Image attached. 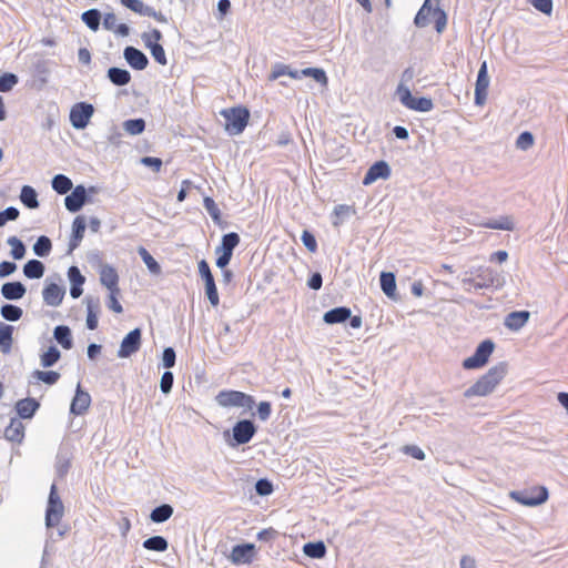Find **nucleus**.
Listing matches in <instances>:
<instances>
[{
  "mask_svg": "<svg viewBox=\"0 0 568 568\" xmlns=\"http://www.w3.org/2000/svg\"><path fill=\"white\" fill-rule=\"evenodd\" d=\"M34 376L47 385H54L60 378V374L54 371H36Z\"/></svg>",
  "mask_w": 568,
  "mask_h": 568,
  "instance_id": "6e6d98bb",
  "label": "nucleus"
},
{
  "mask_svg": "<svg viewBox=\"0 0 568 568\" xmlns=\"http://www.w3.org/2000/svg\"><path fill=\"white\" fill-rule=\"evenodd\" d=\"M100 282L109 291L120 290L119 288V275L116 273V270L109 264H104L101 266Z\"/></svg>",
  "mask_w": 568,
  "mask_h": 568,
  "instance_id": "b1692460",
  "label": "nucleus"
},
{
  "mask_svg": "<svg viewBox=\"0 0 568 568\" xmlns=\"http://www.w3.org/2000/svg\"><path fill=\"white\" fill-rule=\"evenodd\" d=\"M142 546L146 550L164 552L169 548V542H168L166 538H164L163 536L156 535V536L146 538L143 541Z\"/></svg>",
  "mask_w": 568,
  "mask_h": 568,
  "instance_id": "e433bc0d",
  "label": "nucleus"
},
{
  "mask_svg": "<svg viewBox=\"0 0 568 568\" xmlns=\"http://www.w3.org/2000/svg\"><path fill=\"white\" fill-rule=\"evenodd\" d=\"M20 215V212L14 206H8L3 211H0V227L4 226L9 221H16Z\"/></svg>",
  "mask_w": 568,
  "mask_h": 568,
  "instance_id": "13d9d810",
  "label": "nucleus"
},
{
  "mask_svg": "<svg viewBox=\"0 0 568 568\" xmlns=\"http://www.w3.org/2000/svg\"><path fill=\"white\" fill-rule=\"evenodd\" d=\"M204 284H205V294L207 296V300L210 301L212 306H217L220 298H219V293H217V288L215 285V281L214 280L207 281Z\"/></svg>",
  "mask_w": 568,
  "mask_h": 568,
  "instance_id": "680f3d73",
  "label": "nucleus"
},
{
  "mask_svg": "<svg viewBox=\"0 0 568 568\" xmlns=\"http://www.w3.org/2000/svg\"><path fill=\"white\" fill-rule=\"evenodd\" d=\"M396 94L398 95L400 103L409 110L429 112L434 109V102L430 98L414 97L410 89L406 85L398 84Z\"/></svg>",
  "mask_w": 568,
  "mask_h": 568,
  "instance_id": "423d86ee",
  "label": "nucleus"
},
{
  "mask_svg": "<svg viewBox=\"0 0 568 568\" xmlns=\"http://www.w3.org/2000/svg\"><path fill=\"white\" fill-rule=\"evenodd\" d=\"M123 129L131 135H139L145 130V121L142 118L125 120Z\"/></svg>",
  "mask_w": 568,
  "mask_h": 568,
  "instance_id": "a18cd8bd",
  "label": "nucleus"
},
{
  "mask_svg": "<svg viewBox=\"0 0 568 568\" xmlns=\"http://www.w3.org/2000/svg\"><path fill=\"white\" fill-rule=\"evenodd\" d=\"M51 185H52V189L58 194H61V195L67 194L69 191H71L73 189L72 181L70 180V178H68L64 174L54 175L51 181Z\"/></svg>",
  "mask_w": 568,
  "mask_h": 568,
  "instance_id": "ea45409f",
  "label": "nucleus"
},
{
  "mask_svg": "<svg viewBox=\"0 0 568 568\" xmlns=\"http://www.w3.org/2000/svg\"><path fill=\"white\" fill-rule=\"evenodd\" d=\"M64 516V505L61 500L58 488L55 484H52L50 487V493L48 497L47 508H45V527L53 528L57 527Z\"/></svg>",
  "mask_w": 568,
  "mask_h": 568,
  "instance_id": "20e7f679",
  "label": "nucleus"
},
{
  "mask_svg": "<svg viewBox=\"0 0 568 568\" xmlns=\"http://www.w3.org/2000/svg\"><path fill=\"white\" fill-rule=\"evenodd\" d=\"M7 243L11 246V256L13 260H22L26 255V245L24 243L18 239L17 236H10L7 240Z\"/></svg>",
  "mask_w": 568,
  "mask_h": 568,
  "instance_id": "49530a36",
  "label": "nucleus"
},
{
  "mask_svg": "<svg viewBox=\"0 0 568 568\" xmlns=\"http://www.w3.org/2000/svg\"><path fill=\"white\" fill-rule=\"evenodd\" d=\"M221 115L225 119V130L232 134H241L250 120V111L245 106L223 109Z\"/></svg>",
  "mask_w": 568,
  "mask_h": 568,
  "instance_id": "7ed1b4c3",
  "label": "nucleus"
},
{
  "mask_svg": "<svg viewBox=\"0 0 568 568\" xmlns=\"http://www.w3.org/2000/svg\"><path fill=\"white\" fill-rule=\"evenodd\" d=\"M257 432V426L252 419H240L230 430L224 432V437L229 446L237 447L251 442Z\"/></svg>",
  "mask_w": 568,
  "mask_h": 568,
  "instance_id": "f03ea898",
  "label": "nucleus"
},
{
  "mask_svg": "<svg viewBox=\"0 0 568 568\" xmlns=\"http://www.w3.org/2000/svg\"><path fill=\"white\" fill-rule=\"evenodd\" d=\"M85 305H87V327L90 331H93L98 327V315L100 313L101 306H100V300L98 297L93 296H85L84 298Z\"/></svg>",
  "mask_w": 568,
  "mask_h": 568,
  "instance_id": "6ab92c4d",
  "label": "nucleus"
},
{
  "mask_svg": "<svg viewBox=\"0 0 568 568\" xmlns=\"http://www.w3.org/2000/svg\"><path fill=\"white\" fill-rule=\"evenodd\" d=\"M91 396L88 392L83 390L79 383L75 389V395L70 405V413L80 416L83 415L90 407Z\"/></svg>",
  "mask_w": 568,
  "mask_h": 568,
  "instance_id": "dca6fc26",
  "label": "nucleus"
},
{
  "mask_svg": "<svg viewBox=\"0 0 568 568\" xmlns=\"http://www.w3.org/2000/svg\"><path fill=\"white\" fill-rule=\"evenodd\" d=\"M301 241L311 253H315L317 251V241L311 231L304 230L301 235Z\"/></svg>",
  "mask_w": 568,
  "mask_h": 568,
  "instance_id": "052dcab7",
  "label": "nucleus"
},
{
  "mask_svg": "<svg viewBox=\"0 0 568 568\" xmlns=\"http://www.w3.org/2000/svg\"><path fill=\"white\" fill-rule=\"evenodd\" d=\"M52 250V242L51 240L45 236L41 235L38 237L36 243L33 244V252L39 257H45L50 254Z\"/></svg>",
  "mask_w": 568,
  "mask_h": 568,
  "instance_id": "c03bdc74",
  "label": "nucleus"
},
{
  "mask_svg": "<svg viewBox=\"0 0 568 568\" xmlns=\"http://www.w3.org/2000/svg\"><path fill=\"white\" fill-rule=\"evenodd\" d=\"M138 253L140 255V257L142 258V261L144 262V264L146 265L148 270L150 271V273L154 274V275H159L161 274L162 272V268H161V265L158 263V261L149 253V251L143 247V246H140L138 248Z\"/></svg>",
  "mask_w": 568,
  "mask_h": 568,
  "instance_id": "79ce46f5",
  "label": "nucleus"
},
{
  "mask_svg": "<svg viewBox=\"0 0 568 568\" xmlns=\"http://www.w3.org/2000/svg\"><path fill=\"white\" fill-rule=\"evenodd\" d=\"M484 227L491 230L513 231L515 229L514 221L510 216L504 215L495 220H489L483 224Z\"/></svg>",
  "mask_w": 568,
  "mask_h": 568,
  "instance_id": "58836bf2",
  "label": "nucleus"
},
{
  "mask_svg": "<svg viewBox=\"0 0 568 568\" xmlns=\"http://www.w3.org/2000/svg\"><path fill=\"white\" fill-rule=\"evenodd\" d=\"M45 266L44 264L39 260H29L23 265V274L26 277L30 280H38L41 278L44 274Z\"/></svg>",
  "mask_w": 568,
  "mask_h": 568,
  "instance_id": "2f4dec72",
  "label": "nucleus"
},
{
  "mask_svg": "<svg viewBox=\"0 0 568 568\" xmlns=\"http://www.w3.org/2000/svg\"><path fill=\"white\" fill-rule=\"evenodd\" d=\"M510 497L524 506L535 507L546 503L549 493L545 486H535L530 489L511 491Z\"/></svg>",
  "mask_w": 568,
  "mask_h": 568,
  "instance_id": "0eeeda50",
  "label": "nucleus"
},
{
  "mask_svg": "<svg viewBox=\"0 0 568 568\" xmlns=\"http://www.w3.org/2000/svg\"><path fill=\"white\" fill-rule=\"evenodd\" d=\"M87 227V221L83 215H78L72 222V232L69 241L68 253H72L81 243Z\"/></svg>",
  "mask_w": 568,
  "mask_h": 568,
  "instance_id": "f3484780",
  "label": "nucleus"
},
{
  "mask_svg": "<svg viewBox=\"0 0 568 568\" xmlns=\"http://www.w3.org/2000/svg\"><path fill=\"white\" fill-rule=\"evenodd\" d=\"M400 450L405 455H408L417 460H424L426 458L425 453L417 445H404Z\"/></svg>",
  "mask_w": 568,
  "mask_h": 568,
  "instance_id": "338daca9",
  "label": "nucleus"
},
{
  "mask_svg": "<svg viewBox=\"0 0 568 568\" xmlns=\"http://www.w3.org/2000/svg\"><path fill=\"white\" fill-rule=\"evenodd\" d=\"M495 349V343L491 339H484L478 344L474 354L463 361L465 369H477L484 367Z\"/></svg>",
  "mask_w": 568,
  "mask_h": 568,
  "instance_id": "1a4fd4ad",
  "label": "nucleus"
},
{
  "mask_svg": "<svg viewBox=\"0 0 568 568\" xmlns=\"http://www.w3.org/2000/svg\"><path fill=\"white\" fill-rule=\"evenodd\" d=\"M215 400L222 407H244L248 410L255 405V399L252 395L232 389L219 392Z\"/></svg>",
  "mask_w": 568,
  "mask_h": 568,
  "instance_id": "39448f33",
  "label": "nucleus"
},
{
  "mask_svg": "<svg viewBox=\"0 0 568 568\" xmlns=\"http://www.w3.org/2000/svg\"><path fill=\"white\" fill-rule=\"evenodd\" d=\"M489 87V75H488V68L487 62H481L478 73H477V80L475 84V104L476 105H483L486 102L487 99V90Z\"/></svg>",
  "mask_w": 568,
  "mask_h": 568,
  "instance_id": "ddd939ff",
  "label": "nucleus"
},
{
  "mask_svg": "<svg viewBox=\"0 0 568 568\" xmlns=\"http://www.w3.org/2000/svg\"><path fill=\"white\" fill-rule=\"evenodd\" d=\"M64 294V287L55 283L48 284L42 291L43 301L49 306H59L63 301Z\"/></svg>",
  "mask_w": 568,
  "mask_h": 568,
  "instance_id": "aec40b11",
  "label": "nucleus"
},
{
  "mask_svg": "<svg viewBox=\"0 0 568 568\" xmlns=\"http://www.w3.org/2000/svg\"><path fill=\"white\" fill-rule=\"evenodd\" d=\"M174 513V508L170 504H161L152 509L150 520L155 524H162L169 520Z\"/></svg>",
  "mask_w": 568,
  "mask_h": 568,
  "instance_id": "7c9ffc66",
  "label": "nucleus"
},
{
  "mask_svg": "<svg viewBox=\"0 0 568 568\" xmlns=\"http://www.w3.org/2000/svg\"><path fill=\"white\" fill-rule=\"evenodd\" d=\"M145 48H148L150 50V53H151L152 58L155 60V62H158L161 65L168 64L166 54H165L164 48L161 43L148 42Z\"/></svg>",
  "mask_w": 568,
  "mask_h": 568,
  "instance_id": "09e8293b",
  "label": "nucleus"
},
{
  "mask_svg": "<svg viewBox=\"0 0 568 568\" xmlns=\"http://www.w3.org/2000/svg\"><path fill=\"white\" fill-rule=\"evenodd\" d=\"M535 139L531 132L524 131L521 132L517 140H516V146L519 150L526 151L530 149L534 145Z\"/></svg>",
  "mask_w": 568,
  "mask_h": 568,
  "instance_id": "4d7b16f0",
  "label": "nucleus"
},
{
  "mask_svg": "<svg viewBox=\"0 0 568 568\" xmlns=\"http://www.w3.org/2000/svg\"><path fill=\"white\" fill-rule=\"evenodd\" d=\"M466 274H476L475 290L491 287L496 282V272L489 267H479L476 272L470 270Z\"/></svg>",
  "mask_w": 568,
  "mask_h": 568,
  "instance_id": "a211bd4d",
  "label": "nucleus"
},
{
  "mask_svg": "<svg viewBox=\"0 0 568 568\" xmlns=\"http://www.w3.org/2000/svg\"><path fill=\"white\" fill-rule=\"evenodd\" d=\"M22 204L31 210L38 209L40 203L37 191L30 185H23L20 193Z\"/></svg>",
  "mask_w": 568,
  "mask_h": 568,
  "instance_id": "72a5a7b5",
  "label": "nucleus"
},
{
  "mask_svg": "<svg viewBox=\"0 0 568 568\" xmlns=\"http://www.w3.org/2000/svg\"><path fill=\"white\" fill-rule=\"evenodd\" d=\"M291 67L284 63H275L268 74V81H275L283 75H288Z\"/></svg>",
  "mask_w": 568,
  "mask_h": 568,
  "instance_id": "e2e57ef3",
  "label": "nucleus"
},
{
  "mask_svg": "<svg viewBox=\"0 0 568 568\" xmlns=\"http://www.w3.org/2000/svg\"><path fill=\"white\" fill-rule=\"evenodd\" d=\"M240 235L236 232H230L222 236L221 244L216 246L215 253L225 252L233 255V251L240 244Z\"/></svg>",
  "mask_w": 568,
  "mask_h": 568,
  "instance_id": "c756f323",
  "label": "nucleus"
},
{
  "mask_svg": "<svg viewBox=\"0 0 568 568\" xmlns=\"http://www.w3.org/2000/svg\"><path fill=\"white\" fill-rule=\"evenodd\" d=\"M273 484L267 478H260L255 483V491L258 496H268L273 493Z\"/></svg>",
  "mask_w": 568,
  "mask_h": 568,
  "instance_id": "bf43d9fd",
  "label": "nucleus"
},
{
  "mask_svg": "<svg viewBox=\"0 0 568 568\" xmlns=\"http://www.w3.org/2000/svg\"><path fill=\"white\" fill-rule=\"evenodd\" d=\"M121 4L129 10L145 16L150 6L145 4L142 0H120Z\"/></svg>",
  "mask_w": 568,
  "mask_h": 568,
  "instance_id": "5fc2aeb1",
  "label": "nucleus"
},
{
  "mask_svg": "<svg viewBox=\"0 0 568 568\" xmlns=\"http://www.w3.org/2000/svg\"><path fill=\"white\" fill-rule=\"evenodd\" d=\"M176 362V354L173 347H165L162 353V364L165 368H172Z\"/></svg>",
  "mask_w": 568,
  "mask_h": 568,
  "instance_id": "774afa93",
  "label": "nucleus"
},
{
  "mask_svg": "<svg viewBox=\"0 0 568 568\" xmlns=\"http://www.w3.org/2000/svg\"><path fill=\"white\" fill-rule=\"evenodd\" d=\"M530 313L528 311H514L506 315L504 325L510 331H519L528 322Z\"/></svg>",
  "mask_w": 568,
  "mask_h": 568,
  "instance_id": "5701e85b",
  "label": "nucleus"
},
{
  "mask_svg": "<svg viewBox=\"0 0 568 568\" xmlns=\"http://www.w3.org/2000/svg\"><path fill=\"white\" fill-rule=\"evenodd\" d=\"M356 214V209L354 205H346V204H338L334 207L333 215L334 219L332 220V224L334 227H338L343 224L344 220L346 217H349L351 215Z\"/></svg>",
  "mask_w": 568,
  "mask_h": 568,
  "instance_id": "473e14b6",
  "label": "nucleus"
},
{
  "mask_svg": "<svg viewBox=\"0 0 568 568\" xmlns=\"http://www.w3.org/2000/svg\"><path fill=\"white\" fill-rule=\"evenodd\" d=\"M174 382L173 373L170 371H165L160 381V389L163 394H169L172 390Z\"/></svg>",
  "mask_w": 568,
  "mask_h": 568,
  "instance_id": "69168bd1",
  "label": "nucleus"
},
{
  "mask_svg": "<svg viewBox=\"0 0 568 568\" xmlns=\"http://www.w3.org/2000/svg\"><path fill=\"white\" fill-rule=\"evenodd\" d=\"M203 205L206 212L210 214L214 223L220 224L221 222V211L215 203V201L211 196H205L203 199Z\"/></svg>",
  "mask_w": 568,
  "mask_h": 568,
  "instance_id": "603ef678",
  "label": "nucleus"
},
{
  "mask_svg": "<svg viewBox=\"0 0 568 568\" xmlns=\"http://www.w3.org/2000/svg\"><path fill=\"white\" fill-rule=\"evenodd\" d=\"M433 17L435 18V30L443 33L447 27V13L437 4L433 10Z\"/></svg>",
  "mask_w": 568,
  "mask_h": 568,
  "instance_id": "864d4df0",
  "label": "nucleus"
},
{
  "mask_svg": "<svg viewBox=\"0 0 568 568\" xmlns=\"http://www.w3.org/2000/svg\"><path fill=\"white\" fill-rule=\"evenodd\" d=\"M326 551H327L326 546L322 540L310 541L303 546V552L305 554V556L313 558V559H321V558L325 557Z\"/></svg>",
  "mask_w": 568,
  "mask_h": 568,
  "instance_id": "f704fd0d",
  "label": "nucleus"
},
{
  "mask_svg": "<svg viewBox=\"0 0 568 568\" xmlns=\"http://www.w3.org/2000/svg\"><path fill=\"white\" fill-rule=\"evenodd\" d=\"M303 77H308L314 79L317 83L326 87L328 83V79L326 72L321 68H305L302 70Z\"/></svg>",
  "mask_w": 568,
  "mask_h": 568,
  "instance_id": "8fccbe9b",
  "label": "nucleus"
},
{
  "mask_svg": "<svg viewBox=\"0 0 568 568\" xmlns=\"http://www.w3.org/2000/svg\"><path fill=\"white\" fill-rule=\"evenodd\" d=\"M0 314L6 321L17 322L22 317L23 310L20 306L7 303L1 306Z\"/></svg>",
  "mask_w": 568,
  "mask_h": 568,
  "instance_id": "37998d69",
  "label": "nucleus"
},
{
  "mask_svg": "<svg viewBox=\"0 0 568 568\" xmlns=\"http://www.w3.org/2000/svg\"><path fill=\"white\" fill-rule=\"evenodd\" d=\"M123 57L128 64L138 71L144 70L149 64V59L140 49L128 45L123 51Z\"/></svg>",
  "mask_w": 568,
  "mask_h": 568,
  "instance_id": "2eb2a0df",
  "label": "nucleus"
},
{
  "mask_svg": "<svg viewBox=\"0 0 568 568\" xmlns=\"http://www.w3.org/2000/svg\"><path fill=\"white\" fill-rule=\"evenodd\" d=\"M61 357L60 351L57 346L51 345L42 355H41V365L43 367L53 366Z\"/></svg>",
  "mask_w": 568,
  "mask_h": 568,
  "instance_id": "de8ad7c7",
  "label": "nucleus"
},
{
  "mask_svg": "<svg viewBox=\"0 0 568 568\" xmlns=\"http://www.w3.org/2000/svg\"><path fill=\"white\" fill-rule=\"evenodd\" d=\"M71 467V459L67 452L59 450L55 457V474L59 478H63Z\"/></svg>",
  "mask_w": 568,
  "mask_h": 568,
  "instance_id": "4c0bfd02",
  "label": "nucleus"
},
{
  "mask_svg": "<svg viewBox=\"0 0 568 568\" xmlns=\"http://www.w3.org/2000/svg\"><path fill=\"white\" fill-rule=\"evenodd\" d=\"M13 326L0 322V348L3 353H8L11 349L13 343Z\"/></svg>",
  "mask_w": 568,
  "mask_h": 568,
  "instance_id": "c9c22d12",
  "label": "nucleus"
},
{
  "mask_svg": "<svg viewBox=\"0 0 568 568\" xmlns=\"http://www.w3.org/2000/svg\"><path fill=\"white\" fill-rule=\"evenodd\" d=\"M508 365L500 362L490 367L474 385L464 392V397L471 398L475 396H487L491 394L496 386L504 379L507 374Z\"/></svg>",
  "mask_w": 568,
  "mask_h": 568,
  "instance_id": "f257e3e1",
  "label": "nucleus"
},
{
  "mask_svg": "<svg viewBox=\"0 0 568 568\" xmlns=\"http://www.w3.org/2000/svg\"><path fill=\"white\" fill-rule=\"evenodd\" d=\"M390 173H392L390 166L386 161H384V160L376 161L367 170V172L363 179V184L371 185L374 182H376L378 179L386 180L390 176Z\"/></svg>",
  "mask_w": 568,
  "mask_h": 568,
  "instance_id": "4468645a",
  "label": "nucleus"
},
{
  "mask_svg": "<svg viewBox=\"0 0 568 568\" xmlns=\"http://www.w3.org/2000/svg\"><path fill=\"white\" fill-rule=\"evenodd\" d=\"M94 113V106L88 102H78L70 110V122L75 130H84Z\"/></svg>",
  "mask_w": 568,
  "mask_h": 568,
  "instance_id": "9d476101",
  "label": "nucleus"
},
{
  "mask_svg": "<svg viewBox=\"0 0 568 568\" xmlns=\"http://www.w3.org/2000/svg\"><path fill=\"white\" fill-rule=\"evenodd\" d=\"M97 193L95 186L87 189L84 185L79 184L71 190L70 194H67L64 199L65 209L71 213L79 212L87 203H91L90 194Z\"/></svg>",
  "mask_w": 568,
  "mask_h": 568,
  "instance_id": "6e6552de",
  "label": "nucleus"
},
{
  "mask_svg": "<svg viewBox=\"0 0 568 568\" xmlns=\"http://www.w3.org/2000/svg\"><path fill=\"white\" fill-rule=\"evenodd\" d=\"M101 12L98 9H89L81 16L82 21L85 26L92 30L98 31L101 24Z\"/></svg>",
  "mask_w": 568,
  "mask_h": 568,
  "instance_id": "a19ab883",
  "label": "nucleus"
},
{
  "mask_svg": "<svg viewBox=\"0 0 568 568\" xmlns=\"http://www.w3.org/2000/svg\"><path fill=\"white\" fill-rule=\"evenodd\" d=\"M106 77L111 83L116 87H123L130 83L131 73L126 69L111 67L106 72Z\"/></svg>",
  "mask_w": 568,
  "mask_h": 568,
  "instance_id": "bb28decb",
  "label": "nucleus"
},
{
  "mask_svg": "<svg viewBox=\"0 0 568 568\" xmlns=\"http://www.w3.org/2000/svg\"><path fill=\"white\" fill-rule=\"evenodd\" d=\"M27 292V287L19 281L6 282L1 286V295L9 301L21 300Z\"/></svg>",
  "mask_w": 568,
  "mask_h": 568,
  "instance_id": "4be33fe9",
  "label": "nucleus"
},
{
  "mask_svg": "<svg viewBox=\"0 0 568 568\" xmlns=\"http://www.w3.org/2000/svg\"><path fill=\"white\" fill-rule=\"evenodd\" d=\"M4 438L21 444L24 438V425L17 418H11L10 424L4 429Z\"/></svg>",
  "mask_w": 568,
  "mask_h": 568,
  "instance_id": "a878e982",
  "label": "nucleus"
},
{
  "mask_svg": "<svg viewBox=\"0 0 568 568\" xmlns=\"http://www.w3.org/2000/svg\"><path fill=\"white\" fill-rule=\"evenodd\" d=\"M19 78L12 72H4L0 75V92H10L16 84H18Z\"/></svg>",
  "mask_w": 568,
  "mask_h": 568,
  "instance_id": "3c124183",
  "label": "nucleus"
},
{
  "mask_svg": "<svg viewBox=\"0 0 568 568\" xmlns=\"http://www.w3.org/2000/svg\"><path fill=\"white\" fill-rule=\"evenodd\" d=\"M351 317V308L347 306L334 307L324 313L323 321L326 324H341Z\"/></svg>",
  "mask_w": 568,
  "mask_h": 568,
  "instance_id": "393cba45",
  "label": "nucleus"
},
{
  "mask_svg": "<svg viewBox=\"0 0 568 568\" xmlns=\"http://www.w3.org/2000/svg\"><path fill=\"white\" fill-rule=\"evenodd\" d=\"M120 295V290H112L110 291L109 298L106 302L108 307L113 311L114 313H122L123 307L121 303L118 300V296Z\"/></svg>",
  "mask_w": 568,
  "mask_h": 568,
  "instance_id": "0e129e2a",
  "label": "nucleus"
},
{
  "mask_svg": "<svg viewBox=\"0 0 568 568\" xmlns=\"http://www.w3.org/2000/svg\"><path fill=\"white\" fill-rule=\"evenodd\" d=\"M256 556V548L254 544L243 542L235 545L232 548L230 560L234 565H247L251 564Z\"/></svg>",
  "mask_w": 568,
  "mask_h": 568,
  "instance_id": "f8f14e48",
  "label": "nucleus"
},
{
  "mask_svg": "<svg viewBox=\"0 0 568 568\" xmlns=\"http://www.w3.org/2000/svg\"><path fill=\"white\" fill-rule=\"evenodd\" d=\"M40 408V403L33 397H26L16 403V410L20 418L31 419Z\"/></svg>",
  "mask_w": 568,
  "mask_h": 568,
  "instance_id": "412c9836",
  "label": "nucleus"
},
{
  "mask_svg": "<svg viewBox=\"0 0 568 568\" xmlns=\"http://www.w3.org/2000/svg\"><path fill=\"white\" fill-rule=\"evenodd\" d=\"M379 284L383 293L389 297H396V277L392 272H382L379 275Z\"/></svg>",
  "mask_w": 568,
  "mask_h": 568,
  "instance_id": "c85d7f7f",
  "label": "nucleus"
},
{
  "mask_svg": "<svg viewBox=\"0 0 568 568\" xmlns=\"http://www.w3.org/2000/svg\"><path fill=\"white\" fill-rule=\"evenodd\" d=\"M53 337L62 346V348L69 351L73 347L72 332L69 326H55L53 331Z\"/></svg>",
  "mask_w": 568,
  "mask_h": 568,
  "instance_id": "cd10ccee",
  "label": "nucleus"
},
{
  "mask_svg": "<svg viewBox=\"0 0 568 568\" xmlns=\"http://www.w3.org/2000/svg\"><path fill=\"white\" fill-rule=\"evenodd\" d=\"M142 344V331L139 327L130 331L122 339L118 349V357L129 358L135 354Z\"/></svg>",
  "mask_w": 568,
  "mask_h": 568,
  "instance_id": "9b49d317",
  "label": "nucleus"
}]
</instances>
